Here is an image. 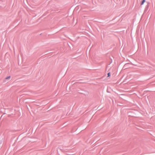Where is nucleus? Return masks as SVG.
Wrapping results in <instances>:
<instances>
[{"mask_svg": "<svg viewBox=\"0 0 155 155\" xmlns=\"http://www.w3.org/2000/svg\"><path fill=\"white\" fill-rule=\"evenodd\" d=\"M10 78H11L10 76H8L6 77L4 79V81L6 82V81H7V80H9L10 79Z\"/></svg>", "mask_w": 155, "mask_h": 155, "instance_id": "obj_1", "label": "nucleus"}, {"mask_svg": "<svg viewBox=\"0 0 155 155\" xmlns=\"http://www.w3.org/2000/svg\"><path fill=\"white\" fill-rule=\"evenodd\" d=\"M111 71H112V70H109V72L107 74V77H109L110 76V74H111L112 73L111 72Z\"/></svg>", "mask_w": 155, "mask_h": 155, "instance_id": "obj_2", "label": "nucleus"}, {"mask_svg": "<svg viewBox=\"0 0 155 155\" xmlns=\"http://www.w3.org/2000/svg\"><path fill=\"white\" fill-rule=\"evenodd\" d=\"M145 0H143L141 2V5H143L144 4V2H145Z\"/></svg>", "mask_w": 155, "mask_h": 155, "instance_id": "obj_3", "label": "nucleus"}, {"mask_svg": "<svg viewBox=\"0 0 155 155\" xmlns=\"http://www.w3.org/2000/svg\"><path fill=\"white\" fill-rule=\"evenodd\" d=\"M109 70H112V71H111V72H112V73L111 74H114V71L113 69H110Z\"/></svg>", "mask_w": 155, "mask_h": 155, "instance_id": "obj_4", "label": "nucleus"}, {"mask_svg": "<svg viewBox=\"0 0 155 155\" xmlns=\"http://www.w3.org/2000/svg\"><path fill=\"white\" fill-rule=\"evenodd\" d=\"M129 65V64H126L125 65V67H128V66L127 65Z\"/></svg>", "mask_w": 155, "mask_h": 155, "instance_id": "obj_5", "label": "nucleus"}]
</instances>
